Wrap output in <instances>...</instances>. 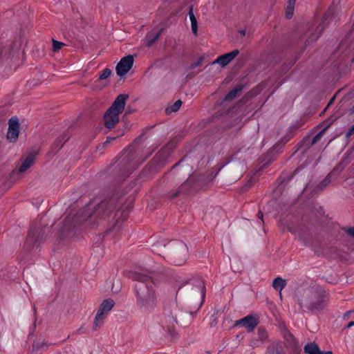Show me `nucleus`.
<instances>
[{"label": "nucleus", "instance_id": "obj_3", "mask_svg": "<svg viewBox=\"0 0 354 354\" xmlns=\"http://www.w3.org/2000/svg\"><path fill=\"white\" fill-rule=\"evenodd\" d=\"M114 305L115 302L111 299H106L102 301L94 319L93 325L95 330L102 326L104 319Z\"/></svg>", "mask_w": 354, "mask_h": 354}, {"label": "nucleus", "instance_id": "obj_10", "mask_svg": "<svg viewBox=\"0 0 354 354\" xmlns=\"http://www.w3.org/2000/svg\"><path fill=\"white\" fill-rule=\"evenodd\" d=\"M304 351L308 354H332L331 351H321L315 343H310L307 344L304 347Z\"/></svg>", "mask_w": 354, "mask_h": 354}, {"label": "nucleus", "instance_id": "obj_8", "mask_svg": "<svg viewBox=\"0 0 354 354\" xmlns=\"http://www.w3.org/2000/svg\"><path fill=\"white\" fill-rule=\"evenodd\" d=\"M239 50L235 49L230 53L222 55L218 57L213 62V64H217L221 66L224 67L227 66L230 62H232L239 55Z\"/></svg>", "mask_w": 354, "mask_h": 354}, {"label": "nucleus", "instance_id": "obj_20", "mask_svg": "<svg viewBox=\"0 0 354 354\" xmlns=\"http://www.w3.org/2000/svg\"><path fill=\"white\" fill-rule=\"evenodd\" d=\"M64 46V44L61 41H57L56 40H53V48L55 51H57L61 49Z\"/></svg>", "mask_w": 354, "mask_h": 354}, {"label": "nucleus", "instance_id": "obj_23", "mask_svg": "<svg viewBox=\"0 0 354 354\" xmlns=\"http://www.w3.org/2000/svg\"><path fill=\"white\" fill-rule=\"evenodd\" d=\"M330 178L327 177L323 180L322 183L324 184V186H326L330 183Z\"/></svg>", "mask_w": 354, "mask_h": 354}, {"label": "nucleus", "instance_id": "obj_19", "mask_svg": "<svg viewBox=\"0 0 354 354\" xmlns=\"http://www.w3.org/2000/svg\"><path fill=\"white\" fill-rule=\"evenodd\" d=\"M111 74V71L109 68L104 69L102 73L100 75L99 78L97 80V82L104 80L107 79Z\"/></svg>", "mask_w": 354, "mask_h": 354}, {"label": "nucleus", "instance_id": "obj_28", "mask_svg": "<svg viewBox=\"0 0 354 354\" xmlns=\"http://www.w3.org/2000/svg\"><path fill=\"white\" fill-rule=\"evenodd\" d=\"M174 321L176 322H178V321H177V315L176 314L175 315V317H174Z\"/></svg>", "mask_w": 354, "mask_h": 354}, {"label": "nucleus", "instance_id": "obj_17", "mask_svg": "<svg viewBox=\"0 0 354 354\" xmlns=\"http://www.w3.org/2000/svg\"><path fill=\"white\" fill-rule=\"evenodd\" d=\"M196 288L198 292H199L201 301L203 302L205 297V287L203 281H198L196 285Z\"/></svg>", "mask_w": 354, "mask_h": 354}, {"label": "nucleus", "instance_id": "obj_11", "mask_svg": "<svg viewBox=\"0 0 354 354\" xmlns=\"http://www.w3.org/2000/svg\"><path fill=\"white\" fill-rule=\"evenodd\" d=\"M34 161V157L31 155L28 156L22 162L21 165L19 168L18 172L23 173L28 169L32 165Z\"/></svg>", "mask_w": 354, "mask_h": 354}, {"label": "nucleus", "instance_id": "obj_9", "mask_svg": "<svg viewBox=\"0 0 354 354\" xmlns=\"http://www.w3.org/2000/svg\"><path fill=\"white\" fill-rule=\"evenodd\" d=\"M258 324V319L253 315H248L245 317L239 319L236 325H241L246 328L249 331H252Z\"/></svg>", "mask_w": 354, "mask_h": 354}, {"label": "nucleus", "instance_id": "obj_14", "mask_svg": "<svg viewBox=\"0 0 354 354\" xmlns=\"http://www.w3.org/2000/svg\"><path fill=\"white\" fill-rule=\"evenodd\" d=\"M189 17L191 21L192 30L194 35H196L198 31V24L196 18L193 12L192 9H191L189 12Z\"/></svg>", "mask_w": 354, "mask_h": 354}, {"label": "nucleus", "instance_id": "obj_4", "mask_svg": "<svg viewBox=\"0 0 354 354\" xmlns=\"http://www.w3.org/2000/svg\"><path fill=\"white\" fill-rule=\"evenodd\" d=\"M187 257L188 249L187 245L184 243H178L173 254L174 263L176 266H182L186 262Z\"/></svg>", "mask_w": 354, "mask_h": 354}, {"label": "nucleus", "instance_id": "obj_27", "mask_svg": "<svg viewBox=\"0 0 354 354\" xmlns=\"http://www.w3.org/2000/svg\"><path fill=\"white\" fill-rule=\"evenodd\" d=\"M258 217H259V218L262 220V218H263V214L261 212L258 213Z\"/></svg>", "mask_w": 354, "mask_h": 354}, {"label": "nucleus", "instance_id": "obj_12", "mask_svg": "<svg viewBox=\"0 0 354 354\" xmlns=\"http://www.w3.org/2000/svg\"><path fill=\"white\" fill-rule=\"evenodd\" d=\"M296 0H288L286 8V17L290 19L294 13Z\"/></svg>", "mask_w": 354, "mask_h": 354}, {"label": "nucleus", "instance_id": "obj_6", "mask_svg": "<svg viewBox=\"0 0 354 354\" xmlns=\"http://www.w3.org/2000/svg\"><path fill=\"white\" fill-rule=\"evenodd\" d=\"M133 64V57L131 55H128L119 62L116 66V72L119 76H123L127 74L131 68Z\"/></svg>", "mask_w": 354, "mask_h": 354}, {"label": "nucleus", "instance_id": "obj_29", "mask_svg": "<svg viewBox=\"0 0 354 354\" xmlns=\"http://www.w3.org/2000/svg\"><path fill=\"white\" fill-rule=\"evenodd\" d=\"M351 112H352V113H354V105H353V107L351 108Z\"/></svg>", "mask_w": 354, "mask_h": 354}, {"label": "nucleus", "instance_id": "obj_2", "mask_svg": "<svg viewBox=\"0 0 354 354\" xmlns=\"http://www.w3.org/2000/svg\"><path fill=\"white\" fill-rule=\"evenodd\" d=\"M128 95H119L111 106L104 114V124L109 129L113 128L119 122V115L124 111Z\"/></svg>", "mask_w": 354, "mask_h": 354}, {"label": "nucleus", "instance_id": "obj_15", "mask_svg": "<svg viewBox=\"0 0 354 354\" xmlns=\"http://www.w3.org/2000/svg\"><path fill=\"white\" fill-rule=\"evenodd\" d=\"M160 31H153L147 35V43L148 46L151 45L159 37Z\"/></svg>", "mask_w": 354, "mask_h": 354}, {"label": "nucleus", "instance_id": "obj_16", "mask_svg": "<svg viewBox=\"0 0 354 354\" xmlns=\"http://www.w3.org/2000/svg\"><path fill=\"white\" fill-rule=\"evenodd\" d=\"M182 105L181 100H176L172 105L166 109V113L169 114L173 112H176Z\"/></svg>", "mask_w": 354, "mask_h": 354}, {"label": "nucleus", "instance_id": "obj_13", "mask_svg": "<svg viewBox=\"0 0 354 354\" xmlns=\"http://www.w3.org/2000/svg\"><path fill=\"white\" fill-rule=\"evenodd\" d=\"M286 283L284 279H283L281 277H277L273 281L272 286L275 290H279L281 292V290L286 286Z\"/></svg>", "mask_w": 354, "mask_h": 354}, {"label": "nucleus", "instance_id": "obj_25", "mask_svg": "<svg viewBox=\"0 0 354 354\" xmlns=\"http://www.w3.org/2000/svg\"><path fill=\"white\" fill-rule=\"evenodd\" d=\"M354 326V322H353V321H352V322H350L348 324V325H347V328H351V327H352V326Z\"/></svg>", "mask_w": 354, "mask_h": 354}, {"label": "nucleus", "instance_id": "obj_26", "mask_svg": "<svg viewBox=\"0 0 354 354\" xmlns=\"http://www.w3.org/2000/svg\"><path fill=\"white\" fill-rule=\"evenodd\" d=\"M239 32L241 35H243V36H244V35H245V30H239Z\"/></svg>", "mask_w": 354, "mask_h": 354}, {"label": "nucleus", "instance_id": "obj_18", "mask_svg": "<svg viewBox=\"0 0 354 354\" xmlns=\"http://www.w3.org/2000/svg\"><path fill=\"white\" fill-rule=\"evenodd\" d=\"M241 88H235L230 91L225 96V100H231L234 99L238 93L241 91Z\"/></svg>", "mask_w": 354, "mask_h": 354}, {"label": "nucleus", "instance_id": "obj_7", "mask_svg": "<svg viewBox=\"0 0 354 354\" xmlns=\"http://www.w3.org/2000/svg\"><path fill=\"white\" fill-rule=\"evenodd\" d=\"M7 138L10 142H15L18 138L19 133V124L18 119L12 118L9 120Z\"/></svg>", "mask_w": 354, "mask_h": 354}, {"label": "nucleus", "instance_id": "obj_1", "mask_svg": "<svg viewBox=\"0 0 354 354\" xmlns=\"http://www.w3.org/2000/svg\"><path fill=\"white\" fill-rule=\"evenodd\" d=\"M131 278L140 282L136 287V304L145 312H149L157 305L155 285L151 279L141 273H133Z\"/></svg>", "mask_w": 354, "mask_h": 354}, {"label": "nucleus", "instance_id": "obj_24", "mask_svg": "<svg viewBox=\"0 0 354 354\" xmlns=\"http://www.w3.org/2000/svg\"><path fill=\"white\" fill-rule=\"evenodd\" d=\"M348 234L354 238V228H350L347 231Z\"/></svg>", "mask_w": 354, "mask_h": 354}, {"label": "nucleus", "instance_id": "obj_5", "mask_svg": "<svg viewBox=\"0 0 354 354\" xmlns=\"http://www.w3.org/2000/svg\"><path fill=\"white\" fill-rule=\"evenodd\" d=\"M325 299L322 297L313 298L304 297L300 301L301 306H306L310 310H321L324 308Z\"/></svg>", "mask_w": 354, "mask_h": 354}, {"label": "nucleus", "instance_id": "obj_22", "mask_svg": "<svg viewBox=\"0 0 354 354\" xmlns=\"http://www.w3.org/2000/svg\"><path fill=\"white\" fill-rule=\"evenodd\" d=\"M354 133V124L349 129L347 132V136H351Z\"/></svg>", "mask_w": 354, "mask_h": 354}, {"label": "nucleus", "instance_id": "obj_21", "mask_svg": "<svg viewBox=\"0 0 354 354\" xmlns=\"http://www.w3.org/2000/svg\"><path fill=\"white\" fill-rule=\"evenodd\" d=\"M324 131H321L320 133H319L318 134H317L313 139V141H312V143L314 144V143H316L317 142L319 141V140L321 138L322 136V133H323Z\"/></svg>", "mask_w": 354, "mask_h": 354}]
</instances>
